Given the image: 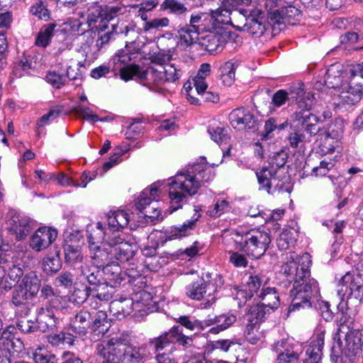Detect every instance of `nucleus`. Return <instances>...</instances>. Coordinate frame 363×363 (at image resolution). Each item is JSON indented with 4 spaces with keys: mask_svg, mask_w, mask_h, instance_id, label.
I'll list each match as a JSON object with an SVG mask.
<instances>
[{
    "mask_svg": "<svg viewBox=\"0 0 363 363\" xmlns=\"http://www.w3.org/2000/svg\"><path fill=\"white\" fill-rule=\"evenodd\" d=\"M172 55L155 52L150 57V65L142 74L146 83L150 86L161 88L166 83H175L182 76V71L174 64L169 63Z\"/></svg>",
    "mask_w": 363,
    "mask_h": 363,
    "instance_id": "obj_3",
    "label": "nucleus"
},
{
    "mask_svg": "<svg viewBox=\"0 0 363 363\" xmlns=\"http://www.w3.org/2000/svg\"><path fill=\"white\" fill-rule=\"evenodd\" d=\"M231 13L232 10L230 8L223 6L222 4L217 9L211 11V16L213 23H216L222 25H233L230 17Z\"/></svg>",
    "mask_w": 363,
    "mask_h": 363,
    "instance_id": "obj_47",
    "label": "nucleus"
},
{
    "mask_svg": "<svg viewBox=\"0 0 363 363\" xmlns=\"http://www.w3.org/2000/svg\"><path fill=\"white\" fill-rule=\"evenodd\" d=\"M161 8L170 13L182 17H185L189 11L185 4L179 0H164Z\"/></svg>",
    "mask_w": 363,
    "mask_h": 363,
    "instance_id": "obj_46",
    "label": "nucleus"
},
{
    "mask_svg": "<svg viewBox=\"0 0 363 363\" xmlns=\"http://www.w3.org/2000/svg\"><path fill=\"white\" fill-rule=\"evenodd\" d=\"M57 232L48 227L39 228L32 235L30 241V247L40 252L48 247L56 239Z\"/></svg>",
    "mask_w": 363,
    "mask_h": 363,
    "instance_id": "obj_16",
    "label": "nucleus"
},
{
    "mask_svg": "<svg viewBox=\"0 0 363 363\" xmlns=\"http://www.w3.org/2000/svg\"><path fill=\"white\" fill-rule=\"evenodd\" d=\"M117 72L120 73V77L124 81H128L133 79L134 77H138L141 80H145V78L142 77V74L144 71H141L138 65H129L122 69H118Z\"/></svg>",
    "mask_w": 363,
    "mask_h": 363,
    "instance_id": "obj_49",
    "label": "nucleus"
},
{
    "mask_svg": "<svg viewBox=\"0 0 363 363\" xmlns=\"http://www.w3.org/2000/svg\"><path fill=\"white\" fill-rule=\"evenodd\" d=\"M64 252L65 262L71 266L74 267L78 263H81L83 259L80 250L72 245L65 246Z\"/></svg>",
    "mask_w": 363,
    "mask_h": 363,
    "instance_id": "obj_50",
    "label": "nucleus"
},
{
    "mask_svg": "<svg viewBox=\"0 0 363 363\" xmlns=\"http://www.w3.org/2000/svg\"><path fill=\"white\" fill-rule=\"evenodd\" d=\"M287 159V155L284 151L276 152L270 159L268 166L272 169H276L277 173L284 174L285 164Z\"/></svg>",
    "mask_w": 363,
    "mask_h": 363,
    "instance_id": "obj_51",
    "label": "nucleus"
},
{
    "mask_svg": "<svg viewBox=\"0 0 363 363\" xmlns=\"http://www.w3.org/2000/svg\"><path fill=\"white\" fill-rule=\"evenodd\" d=\"M111 327L110 320L104 310H98L92 315L91 330L97 335L103 336L108 331Z\"/></svg>",
    "mask_w": 363,
    "mask_h": 363,
    "instance_id": "obj_29",
    "label": "nucleus"
},
{
    "mask_svg": "<svg viewBox=\"0 0 363 363\" xmlns=\"http://www.w3.org/2000/svg\"><path fill=\"white\" fill-rule=\"evenodd\" d=\"M235 248L251 259H259L271 242L269 233L259 229H251L235 240Z\"/></svg>",
    "mask_w": 363,
    "mask_h": 363,
    "instance_id": "obj_4",
    "label": "nucleus"
},
{
    "mask_svg": "<svg viewBox=\"0 0 363 363\" xmlns=\"http://www.w3.org/2000/svg\"><path fill=\"white\" fill-rule=\"evenodd\" d=\"M319 294L317 281L308 277L303 280L296 281L290 291L292 298L289 311L311 307V299Z\"/></svg>",
    "mask_w": 363,
    "mask_h": 363,
    "instance_id": "obj_5",
    "label": "nucleus"
},
{
    "mask_svg": "<svg viewBox=\"0 0 363 363\" xmlns=\"http://www.w3.org/2000/svg\"><path fill=\"white\" fill-rule=\"evenodd\" d=\"M196 220H188L180 226L172 227L165 230V241L175 239H181L183 237L188 236L191 231L194 229Z\"/></svg>",
    "mask_w": 363,
    "mask_h": 363,
    "instance_id": "obj_32",
    "label": "nucleus"
},
{
    "mask_svg": "<svg viewBox=\"0 0 363 363\" xmlns=\"http://www.w3.org/2000/svg\"><path fill=\"white\" fill-rule=\"evenodd\" d=\"M113 284L103 281L96 286L91 287V292L98 298L108 302L114 293Z\"/></svg>",
    "mask_w": 363,
    "mask_h": 363,
    "instance_id": "obj_48",
    "label": "nucleus"
},
{
    "mask_svg": "<svg viewBox=\"0 0 363 363\" xmlns=\"http://www.w3.org/2000/svg\"><path fill=\"white\" fill-rule=\"evenodd\" d=\"M237 320V318L233 314H223L218 316H216L213 319H210L208 325L215 324L216 326L212 327L210 329V332L212 334H218L220 331H223L230 325H232Z\"/></svg>",
    "mask_w": 363,
    "mask_h": 363,
    "instance_id": "obj_34",
    "label": "nucleus"
},
{
    "mask_svg": "<svg viewBox=\"0 0 363 363\" xmlns=\"http://www.w3.org/2000/svg\"><path fill=\"white\" fill-rule=\"evenodd\" d=\"M109 244L111 247L112 259L121 262H127L134 256L132 245L126 241L118 232L109 235Z\"/></svg>",
    "mask_w": 363,
    "mask_h": 363,
    "instance_id": "obj_12",
    "label": "nucleus"
},
{
    "mask_svg": "<svg viewBox=\"0 0 363 363\" xmlns=\"http://www.w3.org/2000/svg\"><path fill=\"white\" fill-rule=\"evenodd\" d=\"M22 348V342L18 339L0 337V363H10L11 354L20 352Z\"/></svg>",
    "mask_w": 363,
    "mask_h": 363,
    "instance_id": "obj_25",
    "label": "nucleus"
},
{
    "mask_svg": "<svg viewBox=\"0 0 363 363\" xmlns=\"http://www.w3.org/2000/svg\"><path fill=\"white\" fill-rule=\"evenodd\" d=\"M114 350L110 340H103L96 345L95 354L97 357L103 359L101 363H121L120 359Z\"/></svg>",
    "mask_w": 363,
    "mask_h": 363,
    "instance_id": "obj_27",
    "label": "nucleus"
},
{
    "mask_svg": "<svg viewBox=\"0 0 363 363\" xmlns=\"http://www.w3.org/2000/svg\"><path fill=\"white\" fill-rule=\"evenodd\" d=\"M342 72L340 68V65H332L325 73L324 77L325 85L328 89L338 88L342 84Z\"/></svg>",
    "mask_w": 363,
    "mask_h": 363,
    "instance_id": "obj_35",
    "label": "nucleus"
},
{
    "mask_svg": "<svg viewBox=\"0 0 363 363\" xmlns=\"http://www.w3.org/2000/svg\"><path fill=\"white\" fill-rule=\"evenodd\" d=\"M33 358L35 363H57V358L54 354L42 348L35 350Z\"/></svg>",
    "mask_w": 363,
    "mask_h": 363,
    "instance_id": "obj_52",
    "label": "nucleus"
},
{
    "mask_svg": "<svg viewBox=\"0 0 363 363\" xmlns=\"http://www.w3.org/2000/svg\"><path fill=\"white\" fill-rule=\"evenodd\" d=\"M169 24V19L167 17L156 18L146 21L143 25V30L147 32L153 29L166 28Z\"/></svg>",
    "mask_w": 363,
    "mask_h": 363,
    "instance_id": "obj_59",
    "label": "nucleus"
},
{
    "mask_svg": "<svg viewBox=\"0 0 363 363\" xmlns=\"http://www.w3.org/2000/svg\"><path fill=\"white\" fill-rule=\"evenodd\" d=\"M347 85L363 94V67L357 65L350 69Z\"/></svg>",
    "mask_w": 363,
    "mask_h": 363,
    "instance_id": "obj_45",
    "label": "nucleus"
},
{
    "mask_svg": "<svg viewBox=\"0 0 363 363\" xmlns=\"http://www.w3.org/2000/svg\"><path fill=\"white\" fill-rule=\"evenodd\" d=\"M293 116L298 125L301 126V130L306 132L309 138L315 135L319 132L320 129L318 126L319 118L310 112L308 109L295 112Z\"/></svg>",
    "mask_w": 363,
    "mask_h": 363,
    "instance_id": "obj_18",
    "label": "nucleus"
},
{
    "mask_svg": "<svg viewBox=\"0 0 363 363\" xmlns=\"http://www.w3.org/2000/svg\"><path fill=\"white\" fill-rule=\"evenodd\" d=\"M105 233L103 228L94 229L91 231L87 230V239L89 240V248L91 247H97L105 242Z\"/></svg>",
    "mask_w": 363,
    "mask_h": 363,
    "instance_id": "obj_58",
    "label": "nucleus"
},
{
    "mask_svg": "<svg viewBox=\"0 0 363 363\" xmlns=\"http://www.w3.org/2000/svg\"><path fill=\"white\" fill-rule=\"evenodd\" d=\"M258 296L260 302L253 307H259L264 313V318L267 312L273 311L279 306V296L275 288L263 286Z\"/></svg>",
    "mask_w": 363,
    "mask_h": 363,
    "instance_id": "obj_20",
    "label": "nucleus"
},
{
    "mask_svg": "<svg viewBox=\"0 0 363 363\" xmlns=\"http://www.w3.org/2000/svg\"><path fill=\"white\" fill-rule=\"evenodd\" d=\"M125 11V6L121 3L104 5L94 3L88 8L86 23L90 29L107 28L106 22L123 15Z\"/></svg>",
    "mask_w": 363,
    "mask_h": 363,
    "instance_id": "obj_6",
    "label": "nucleus"
},
{
    "mask_svg": "<svg viewBox=\"0 0 363 363\" xmlns=\"http://www.w3.org/2000/svg\"><path fill=\"white\" fill-rule=\"evenodd\" d=\"M74 283V274L67 271L62 272L55 279L57 287L70 288Z\"/></svg>",
    "mask_w": 363,
    "mask_h": 363,
    "instance_id": "obj_61",
    "label": "nucleus"
},
{
    "mask_svg": "<svg viewBox=\"0 0 363 363\" xmlns=\"http://www.w3.org/2000/svg\"><path fill=\"white\" fill-rule=\"evenodd\" d=\"M81 273L84 279L93 287L104 281L102 271L97 266H81Z\"/></svg>",
    "mask_w": 363,
    "mask_h": 363,
    "instance_id": "obj_40",
    "label": "nucleus"
},
{
    "mask_svg": "<svg viewBox=\"0 0 363 363\" xmlns=\"http://www.w3.org/2000/svg\"><path fill=\"white\" fill-rule=\"evenodd\" d=\"M130 215L125 211H117L108 216V224L114 230L126 227L130 221Z\"/></svg>",
    "mask_w": 363,
    "mask_h": 363,
    "instance_id": "obj_42",
    "label": "nucleus"
},
{
    "mask_svg": "<svg viewBox=\"0 0 363 363\" xmlns=\"http://www.w3.org/2000/svg\"><path fill=\"white\" fill-rule=\"evenodd\" d=\"M107 264L102 270L104 281L108 283L113 282L112 284L116 285L121 284L123 278L121 277V268L118 264H116L113 261Z\"/></svg>",
    "mask_w": 363,
    "mask_h": 363,
    "instance_id": "obj_37",
    "label": "nucleus"
},
{
    "mask_svg": "<svg viewBox=\"0 0 363 363\" xmlns=\"http://www.w3.org/2000/svg\"><path fill=\"white\" fill-rule=\"evenodd\" d=\"M34 298L26 291L17 286L11 294V303L17 308L16 313L21 315H27L30 312V301Z\"/></svg>",
    "mask_w": 363,
    "mask_h": 363,
    "instance_id": "obj_24",
    "label": "nucleus"
},
{
    "mask_svg": "<svg viewBox=\"0 0 363 363\" xmlns=\"http://www.w3.org/2000/svg\"><path fill=\"white\" fill-rule=\"evenodd\" d=\"M62 267L60 259V250L56 249L54 255H48L43 259L42 269L43 272L52 275L57 273Z\"/></svg>",
    "mask_w": 363,
    "mask_h": 363,
    "instance_id": "obj_38",
    "label": "nucleus"
},
{
    "mask_svg": "<svg viewBox=\"0 0 363 363\" xmlns=\"http://www.w3.org/2000/svg\"><path fill=\"white\" fill-rule=\"evenodd\" d=\"M57 25L55 23L45 25L36 35L35 44L39 48H45L51 42Z\"/></svg>",
    "mask_w": 363,
    "mask_h": 363,
    "instance_id": "obj_41",
    "label": "nucleus"
},
{
    "mask_svg": "<svg viewBox=\"0 0 363 363\" xmlns=\"http://www.w3.org/2000/svg\"><path fill=\"white\" fill-rule=\"evenodd\" d=\"M230 120L232 126L239 130H254L257 128L255 116L243 108L233 110L230 114Z\"/></svg>",
    "mask_w": 363,
    "mask_h": 363,
    "instance_id": "obj_17",
    "label": "nucleus"
},
{
    "mask_svg": "<svg viewBox=\"0 0 363 363\" xmlns=\"http://www.w3.org/2000/svg\"><path fill=\"white\" fill-rule=\"evenodd\" d=\"M93 28L99 30V35L96 42V46L99 50L104 48L110 40L113 39L115 33L112 28L106 32H104V29L106 28H100L99 27H94Z\"/></svg>",
    "mask_w": 363,
    "mask_h": 363,
    "instance_id": "obj_56",
    "label": "nucleus"
},
{
    "mask_svg": "<svg viewBox=\"0 0 363 363\" xmlns=\"http://www.w3.org/2000/svg\"><path fill=\"white\" fill-rule=\"evenodd\" d=\"M206 281L202 277H198L196 280L191 281L185 288L186 295L193 300L200 301L206 294L208 289L212 291H216L214 285Z\"/></svg>",
    "mask_w": 363,
    "mask_h": 363,
    "instance_id": "obj_22",
    "label": "nucleus"
},
{
    "mask_svg": "<svg viewBox=\"0 0 363 363\" xmlns=\"http://www.w3.org/2000/svg\"><path fill=\"white\" fill-rule=\"evenodd\" d=\"M235 65L232 62H227L221 67V77L220 79L223 83L226 86H230L235 79Z\"/></svg>",
    "mask_w": 363,
    "mask_h": 363,
    "instance_id": "obj_55",
    "label": "nucleus"
},
{
    "mask_svg": "<svg viewBox=\"0 0 363 363\" xmlns=\"http://www.w3.org/2000/svg\"><path fill=\"white\" fill-rule=\"evenodd\" d=\"M31 223L29 218L15 211H10L6 214V228L18 240L24 239L30 233Z\"/></svg>",
    "mask_w": 363,
    "mask_h": 363,
    "instance_id": "obj_11",
    "label": "nucleus"
},
{
    "mask_svg": "<svg viewBox=\"0 0 363 363\" xmlns=\"http://www.w3.org/2000/svg\"><path fill=\"white\" fill-rule=\"evenodd\" d=\"M2 265L5 269V284L2 287L10 289L19 281L23 275V271L19 264L9 260L8 257L7 263Z\"/></svg>",
    "mask_w": 363,
    "mask_h": 363,
    "instance_id": "obj_28",
    "label": "nucleus"
},
{
    "mask_svg": "<svg viewBox=\"0 0 363 363\" xmlns=\"http://www.w3.org/2000/svg\"><path fill=\"white\" fill-rule=\"evenodd\" d=\"M325 332L321 331L316 335L315 339L311 342V345L306 350L308 355V362L318 363L320 359L322 350L324 345Z\"/></svg>",
    "mask_w": 363,
    "mask_h": 363,
    "instance_id": "obj_33",
    "label": "nucleus"
},
{
    "mask_svg": "<svg viewBox=\"0 0 363 363\" xmlns=\"http://www.w3.org/2000/svg\"><path fill=\"white\" fill-rule=\"evenodd\" d=\"M58 318L56 317L55 311L48 307H41L38 309L36 323L39 331L45 333L47 330H53L56 328Z\"/></svg>",
    "mask_w": 363,
    "mask_h": 363,
    "instance_id": "obj_23",
    "label": "nucleus"
},
{
    "mask_svg": "<svg viewBox=\"0 0 363 363\" xmlns=\"http://www.w3.org/2000/svg\"><path fill=\"white\" fill-rule=\"evenodd\" d=\"M18 286L35 298L40 289L41 281L35 272L31 271L23 277Z\"/></svg>",
    "mask_w": 363,
    "mask_h": 363,
    "instance_id": "obj_31",
    "label": "nucleus"
},
{
    "mask_svg": "<svg viewBox=\"0 0 363 363\" xmlns=\"http://www.w3.org/2000/svg\"><path fill=\"white\" fill-rule=\"evenodd\" d=\"M286 342L284 340L278 341L274 345V350L280 352L279 354L276 363H298V354L289 348L284 349L283 352L281 351V348L285 347Z\"/></svg>",
    "mask_w": 363,
    "mask_h": 363,
    "instance_id": "obj_36",
    "label": "nucleus"
},
{
    "mask_svg": "<svg viewBox=\"0 0 363 363\" xmlns=\"http://www.w3.org/2000/svg\"><path fill=\"white\" fill-rule=\"evenodd\" d=\"M173 343L172 328L158 337L149 340L148 344L155 352H159Z\"/></svg>",
    "mask_w": 363,
    "mask_h": 363,
    "instance_id": "obj_43",
    "label": "nucleus"
},
{
    "mask_svg": "<svg viewBox=\"0 0 363 363\" xmlns=\"http://www.w3.org/2000/svg\"><path fill=\"white\" fill-rule=\"evenodd\" d=\"M311 138L306 137L303 130H293L289 133L287 139L291 147L296 148L307 140H309Z\"/></svg>",
    "mask_w": 363,
    "mask_h": 363,
    "instance_id": "obj_54",
    "label": "nucleus"
},
{
    "mask_svg": "<svg viewBox=\"0 0 363 363\" xmlns=\"http://www.w3.org/2000/svg\"><path fill=\"white\" fill-rule=\"evenodd\" d=\"M337 287V295L342 300L347 296L361 301L363 298V274L347 272L339 280Z\"/></svg>",
    "mask_w": 363,
    "mask_h": 363,
    "instance_id": "obj_9",
    "label": "nucleus"
},
{
    "mask_svg": "<svg viewBox=\"0 0 363 363\" xmlns=\"http://www.w3.org/2000/svg\"><path fill=\"white\" fill-rule=\"evenodd\" d=\"M91 294V287L90 286H85L76 288L72 295V301L78 305H81L86 301H88Z\"/></svg>",
    "mask_w": 363,
    "mask_h": 363,
    "instance_id": "obj_57",
    "label": "nucleus"
},
{
    "mask_svg": "<svg viewBox=\"0 0 363 363\" xmlns=\"http://www.w3.org/2000/svg\"><path fill=\"white\" fill-rule=\"evenodd\" d=\"M264 318V313L259 307H251L243 318L245 324V337L252 345H256L260 340L259 328Z\"/></svg>",
    "mask_w": 363,
    "mask_h": 363,
    "instance_id": "obj_10",
    "label": "nucleus"
},
{
    "mask_svg": "<svg viewBox=\"0 0 363 363\" xmlns=\"http://www.w3.org/2000/svg\"><path fill=\"white\" fill-rule=\"evenodd\" d=\"M89 251L91 261L97 267L104 266V264L113 261L111 247L109 244V236L99 246L91 247Z\"/></svg>",
    "mask_w": 363,
    "mask_h": 363,
    "instance_id": "obj_21",
    "label": "nucleus"
},
{
    "mask_svg": "<svg viewBox=\"0 0 363 363\" xmlns=\"http://www.w3.org/2000/svg\"><path fill=\"white\" fill-rule=\"evenodd\" d=\"M362 96V94L346 85L338 96L339 101L337 103V106L340 109H347L358 103L361 100Z\"/></svg>",
    "mask_w": 363,
    "mask_h": 363,
    "instance_id": "obj_30",
    "label": "nucleus"
},
{
    "mask_svg": "<svg viewBox=\"0 0 363 363\" xmlns=\"http://www.w3.org/2000/svg\"><path fill=\"white\" fill-rule=\"evenodd\" d=\"M234 35L235 33L224 30L216 33L210 32L200 39L199 44L211 54L218 53L223 50L228 40Z\"/></svg>",
    "mask_w": 363,
    "mask_h": 363,
    "instance_id": "obj_13",
    "label": "nucleus"
},
{
    "mask_svg": "<svg viewBox=\"0 0 363 363\" xmlns=\"http://www.w3.org/2000/svg\"><path fill=\"white\" fill-rule=\"evenodd\" d=\"M214 177L213 169L203 164H197L191 171L179 172L172 177L169 183L170 213L181 208L188 197L195 195L201 185L212 181Z\"/></svg>",
    "mask_w": 363,
    "mask_h": 363,
    "instance_id": "obj_1",
    "label": "nucleus"
},
{
    "mask_svg": "<svg viewBox=\"0 0 363 363\" xmlns=\"http://www.w3.org/2000/svg\"><path fill=\"white\" fill-rule=\"evenodd\" d=\"M264 13L258 9L251 11L250 15L245 18L242 26H236L240 30L245 31L255 37L262 36L265 31V25L263 23Z\"/></svg>",
    "mask_w": 363,
    "mask_h": 363,
    "instance_id": "obj_15",
    "label": "nucleus"
},
{
    "mask_svg": "<svg viewBox=\"0 0 363 363\" xmlns=\"http://www.w3.org/2000/svg\"><path fill=\"white\" fill-rule=\"evenodd\" d=\"M264 281V276L261 274H253L249 277L247 281L248 290L252 293H257Z\"/></svg>",
    "mask_w": 363,
    "mask_h": 363,
    "instance_id": "obj_64",
    "label": "nucleus"
},
{
    "mask_svg": "<svg viewBox=\"0 0 363 363\" xmlns=\"http://www.w3.org/2000/svg\"><path fill=\"white\" fill-rule=\"evenodd\" d=\"M294 242L293 233L291 230H284L277 239V246L281 250H286L294 244Z\"/></svg>",
    "mask_w": 363,
    "mask_h": 363,
    "instance_id": "obj_60",
    "label": "nucleus"
},
{
    "mask_svg": "<svg viewBox=\"0 0 363 363\" xmlns=\"http://www.w3.org/2000/svg\"><path fill=\"white\" fill-rule=\"evenodd\" d=\"M173 342L176 341L179 345L185 348H189L193 345V339L191 337L186 336L182 333L181 326L177 325L172 328Z\"/></svg>",
    "mask_w": 363,
    "mask_h": 363,
    "instance_id": "obj_53",
    "label": "nucleus"
},
{
    "mask_svg": "<svg viewBox=\"0 0 363 363\" xmlns=\"http://www.w3.org/2000/svg\"><path fill=\"white\" fill-rule=\"evenodd\" d=\"M30 11L40 20L48 21L50 18V12L41 1L33 4L30 7Z\"/></svg>",
    "mask_w": 363,
    "mask_h": 363,
    "instance_id": "obj_63",
    "label": "nucleus"
},
{
    "mask_svg": "<svg viewBox=\"0 0 363 363\" xmlns=\"http://www.w3.org/2000/svg\"><path fill=\"white\" fill-rule=\"evenodd\" d=\"M336 339L337 343L332 347L330 355L333 363L342 362L344 357L352 362L363 352V333L354 328L353 319L344 311L339 318Z\"/></svg>",
    "mask_w": 363,
    "mask_h": 363,
    "instance_id": "obj_2",
    "label": "nucleus"
},
{
    "mask_svg": "<svg viewBox=\"0 0 363 363\" xmlns=\"http://www.w3.org/2000/svg\"><path fill=\"white\" fill-rule=\"evenodd\" d=\"M208 132L211 139L218 144L226 143L229 139L225 130L221 127H210Z\"/></svg>",
    "mask_w": 363,
    "mask_h": 363,
    "instance_id": "obj_62",
    "label": "nucleus"
},
{
    "mask_svg": "<svg viewBox=\"0 0 363 363\" xmlns=\"http://www.w3.org/2000/svg\"><path fill=\"white\" fill-rule=\"evenodd\" d=\"M286 261L281 265L280 273L291 283L308 278L311 275L310 267L312 264L311 256L308 253L303 254L296 260L293 253L286 255Z\"/></svg>",
    "mask_w": 363,
    "mask_h": 363,
    "instance_id": "obj_7",
    "label": "nucleus"
},
{
    "mask_svg": "<svg viewBox=\"0 0 363 363\" xmlns=\"http://www.w3.org/2000/svg\"><path fill=\"white\" fill-rule=\"evenodd\" d=\"M91 320L92 313L88 310L81 309L71 318L69 329L75 335L82 337L86 334L89 328L91 329Z\"/></svg>",
    "mask_w": 363,
    "mask_h": 363,
    "instance_id": "obj_19",
    "label": "nucleus"
},
{
    "mask_svg": "<svg viewBox=\"0 0 363 363\" xmlns=\"http://www.w3.org/2000/svg\"><path fill=\"white\" fill-rule=\"evenodd\" d=\"M133 301L130 298L114 300L110 303V310L114 315L125 317L133 311Z\"/></svg>",
    "mask_w": 363,
    "mask_h": 363,
    "instance_id": "obj_44",
    "label": "nucleus"
},
{
    "mask_svg": "<svg viewBox=\"0 0 363 363\" xmlns=\"http://www.w3.org/2000/svg\"><path fill=\"white\" fill-rule=\"evenodd\" d=\"M256 176L259 185L268 193H270L272 189L276 191L283 186L281 174L277 173L276 169H272L268 165L263 167L259 172H257Z\"/></svg>",
    "mask_w": 363,
    "mask_h": 363,
    "instance_id": "obj_14",
    "label": "nucleus"
},
{
    "mask_svg": "<svg viewBox=\"0 0 363 363\" xmlns=\"http://www.w3.org/2000/svg\"><path fill=\"white\" fill-rule=\"evenodd\" d=\"M137 52L131 50L128 45L119 50L109 62L112 70L116 72L118 69L129 65V63L137 57Z\"/></svg>",
    "mask_w": 363,
    "mask_h": 363,
    "instance_id": "obj_26",
    "label": "nucleus"
},
{
    "mask_svg": "<svg viewBox=\"0 0 363 363\" xmlns=\"http://www.w3.org/2000/svg\"><path fill=\"white\" fill-rule=\"evenodd\" d=\"M177 33L179 37L180 44L184 47L191 46L200 40L199 38V31L187 25L181 27L178 30Z\"/></svg>",
    "mask_w": 363,
    "mask_h": 363,
    "instance_id": "obj_39",
    "label": "nucleus"
},
{
    "mask_svg": "<svg viewBox=\"0 0 363 363\" xmlns=\"http://www.w3.org/2000/svg\"><path fill=\"white\" fill-rule=\"evenodd\" d=\"M113 347L120 359L121 363H143L147 357L148 352L145 345H126L121 339L111 338Z\"/></svg>",
    "mask_w": 363,
    "mask_h": 363,
    "instance_id": "obj_8",
    "label": "nucleus"
}]
</instances>
